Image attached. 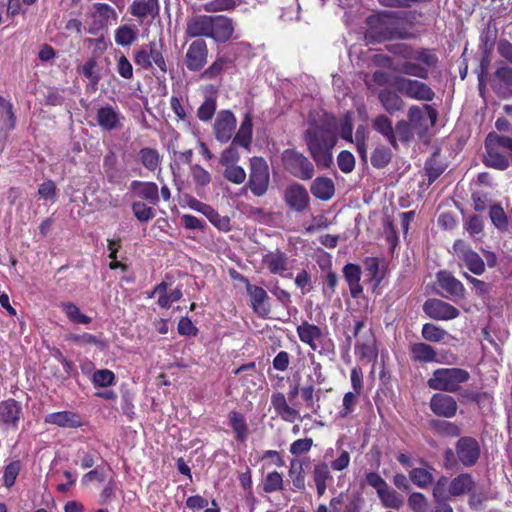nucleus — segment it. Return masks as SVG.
<instances>
[{
  "instance_id": "f257e3e1",
  "label": "nucleus",
  "mask_w": 512,
  "mask_h": 512,
  "mask_svg": "<svg viewBox=\"0 0 512 512\" xmlns=\"http://www.w3.org/2000/svg\"><path fill=\"white\" fill-rule=\"evenodd\" d=\"M390 51L403 58L393 70L407 76L426 80L429 77V70L438 63L437 55L427 48L413 50L406 44H400Z\"/></svg>"
},
{
  "instance_id": "f03ea898",
  "label": "nucleus",
  "mask_w": 512,
  "mask_h": 512,
  "mask_svg": "<svg viewBox=\"0 0 512 512\" xmlns=\"http://www.w3.org/2000/svg\"><path fill=\"white\" fill-rule=\"evenodd\" d=\"M402 15L413 14L411 12H382L369 16L365 38L370 42L413 38L414 35L402 25Z\"/></svg>"
},
{
  "instance_id": "7ed1b4c3",
  "label": "nucleus",
  "mask_w": 512,
  "mask_h": 512,
  "mask_svg": "<svg viewBox=\"0 0 512 512\" xmlns=\"http://www.w3.org/2000/svg\"><path fill=\"white\" fill-rule=\"evenodd\" d=\"M308 151L319 168H330L333 163L332 149L337 142L335 133L326 126H314L304 133Z\"/></svg>"
},
{
  "instance_id": "20e7f679",
  "label": "nucleus",
  "mask_w": 512,
  "mask_h": 512,
  "mask_svg": "<svg viewBox=\"0 0 512 512\" xmlns=\"http://www.w3.org/2000/svg\"><path fill=\"white\" fill-rule=\"evenodd\" d=\"M483 163L490 168L504 171L512 161V137L490 132L484 142Z\"/></svg>"
},
{
  "instance_id": "39448f33",
  "label": "nucleus",
  "mask_w": 512,
  "mask_h": 512,
  "mask_svg": "<svg viewBox=\"0 0 512 512\" xmlns=\"http://www.w3.org/2000/svg\"><path fill=\"white\" fill-rule=\"evenodd\" d=\"M470 378V373L463 368H438L432 373L427 384L433 390L457 393Z\"/></svg>"
},
{
  "instance_id": "423d86ee",
  "label": "nucleus",
  "mask_w": 512,
  "mask_h": 512,
  "mask_svg": "<svg viewBox=\"0 0 512 512\" xmlns=\"http://www.w3.org/2000/svg\"><path fill=\"white\" fill-rule=\"evenodd\" d=\"M283 166L291 175L301 180H310L314 176L313 163L302 153L286 149L282 153Z\"/></svg>"
},
{
  "instance_id": "0eeeda50",
  "label": "nucleus",
  "mask_w": 512,
  "mask_h": 512,
  "mask_svg": "<svg viewBox=\"0 0 512 512\" xmlns=\"http://www.w3.org/2000/svg\"><path fill=\"white\" fill-rule=\"evenodd\" d=\"M270 174L267 162L261 157L250 160V174L247 187L257 196H263L269 187Z\"/></svg>"
},
{
  "instance_id": "6e6552de",
  "label": "nucleus",
  "mask_w": 512,
  "mask_h": 512,
  "mask_svg": "<svg viewBox=\"0 0 512 512\" xmlns=\"http://www.w3.org/2000/svg\"><path fill=\"white\" fill-rule=\"evenodd\" d=\"M394 87L398 93L418 101H432L435 97L429 85L416 79L397 76Z\"/></svg>"
},
{
  "instance_id": "1a4fd4ad",
  "label": "nucleus",
  "mask_w": 512,
  "mask_h": 512,
  "mask_svg": "<svg viewBox=\"0 0 512 512\" xmlns=\"http://www.w3.org/2000/svg\"><path fill=\"white\" fill-rule=\"evenodd\" d=\"M423 108L426 110L427 115H424L422 109L415 105L411 106L408 110V120L411 128L419 135L426 133L429 127L434 126L438 117L436 109L432 106L426 104Z\"/></svg>"
},
{
  "instance_id": "9d476101",
  "label": "nucleus",
  "mask_w": 512,
  "mask_h": 512,
  "mask_svg": "<svg viewBox=\"0 0 512 512\" xmlns=\"http://www.w3.org/2000/svg\"><path fill=\"white\" fill-rule=\"evenodd\" d=\"M453 251L473 274L481 275L485 272V263L483 259L463 240H456L454 242Z\"/></svg>"
},
{
  "instance_id": "9b49d317",
  "label": "nucleus",
  "mask_w": 512,
  "mask_h": 512,
  "mask_svg": "<svg viewBox=\"0 0 512 512\" xmlns=\"http://www.w3.org/2000/svg\"><path fill=\"white\" fill-rule=\"evenodd\" d=\"M424 313L434 320H452L459 316V310L453 305L436 298L428 299L423 304Z\"/></svg>"
},
{
  "instance_id": "f8f14e48",
  "label": "nucleus",
  "mask_w": 512,
  "mask_h": 512,
  "mask_svg": "<svg viewBox=\"0 0 512 512\" xmlns=\"http://www.w3.org/2000/svg\"><path fill=\"white\" fill-rule=\"evenodd\" d=\"M284 201L291 210L300 213L309 207L310 197L303 185L293 183L285 189Z\"/></svg>"
},
{
  "instance_id": "ddd939ff",
  "label": "nucleus",
  "mask_w": 512,
  "mask_h": 512,
  "mask_svg": "<svg viewBox=\"0 0 512 512\" xmlns=\"http://www.w3.org/2000/svg\"><path fill=\"white\" fill-rule=\"evenodd\" d=\"M208 56L207 44L202 39L194 40L188 47L185 55V65L189 71L201 70L206 62Z\"/></svg>"
},
{
  "instance_id": "4468645a",
  "label": "nucleus",
  "mask_w": 512,
  "mask_h": 512,
  "mask_svg": "<svg viewBox=\"0 0 512 512\" xmlns=\"http://www.w3.org/2000/svg\"><path fill=\"white\" fill-rule=\"evenodd\" d=\"M236 128V118L229 110L220 111L214 123L215 138L221 143H227Z\"/></svg>"
},
{
  "instance_id": "2eb2a0df",
  "label": "nucleus",
  "mask_w": 512,
  "mask_h": 512,
  "mask_svg": "<svg viewBox=\"0 0 512 512\" xmlns=\"http://www.w3.org/2000/svg\"><path fill=\"white\" fill-rule=\"evenodd\" d=\"M456 454L464 466H473L480 456L478 442L471 437L460 438L456 443Z\"/></svg>"
},
{
  "instance_id": "dca6fc26",
  "label": "nucleus",
  "mask_w": 512,
  "mask_h": 512,
  "mask_svg": "<svg viewBox=\"0 0 512 512\" xmlns=\"http://www.w3.org/2000/svg\"><path fill=\"white\" fill-rule=\"evenodd\" d=\"M429 406L436 416L443 418L454 417L458 409L456 400L444 393L434 394L430 399Z\"/></svg>"
},
{
  "instance_id": "f3484780",
  "label": "nucleus",
  "mask_w": 512,
  "mask_h": 512,
  "mask_svg": "<svg viewBox=\"0 0 512 512\" xmlns=\"http://www.w3.org/2000/svg\"><path fill=\"white\" fill-rule=\"evenodd\" d=\"M188 205L191 209L205 215L208 218V220L218 229L223 231H228L230 229L229 217L221 216L210 205L203 203L195 198L190 199L188 201Z\"/></svg>"
},
{
  "instance_id": "a211bd4d",
  "label": "nucleus",
  "mask_w": 512,
  "mask_h": 512,
  "mask_svg": "<svg viewBox=\"0 0 512 512\" xmlns=\"http://www.w3.org/2000/svg\"><path fill=\"white\" fill-rule=\"evenodd\" d=\"M211 30V38L216 42L224 43L231 39L234 24L232 19L224 15L211 16Z\"/></svg>"
},
{
  "instance_id": "6ab92c4d",
  "label": "nucleus",
  "mask_w": 512,
  "mask_h": 512,
  "mask_svg": "<svg viewBox=\"0 0 512 512\" xmlns=\"http://www.w3.org/2000/svg\"><path fill=\"white\" fill-rule=\"evenodd\" d=\"M211 16L196 15L188 19L185 33L190 38H211Z\"/></svg>"
},
{
  "instance_id": "aec40b11",
  "label": "nucleus",
  "mask_w": 512,
  "mask_h": 512,
  "mask_svg": "<svg viewBox=\"0 0 512 512\" xmlns=\"http://www.w3.org/2000/svg\"><path fill=\"white\" fill-rule=\"evenodd\" d=\"M438 285L451 297L463 299L465 297L464 285L450 272L441 270L436 274Z\"/></svg>"
},
{
  "instance_id": "412c9836",
  "label": "nucleus",
  "mask_w": 512,
  "mask_h": 512,
  "mask_svg": "<svg viewBox=\"0 0 512 512\" xmlns=\"http://www.w3.org/2000/svg\"><path fill=\"white\" fill-rule=\"evenodd\" d=\"M246 290L250 296L251 306L254 312L260 317H266L270 313V306L266 303L267 292L259 286L246 283Z\"/></svg>"
},
{
  "instance_id": "4be33fe9",
  "label": "nucleus",
  "mask_w": 512,
  "mask_h": 512,
  "mask_svg": "<svg viewBox=\"0 0 512 512\" xmlns=\"http://www.w3.org/2000/svg\"><path fill=\"white\" fill-rule=\"evenodd\" d=\"M271 404L277 415L285 422L293 423L296 419L300 418L298 410L287 403L285 395L281 392L272 394Z\"/></svg>"
},
{
  "instance_id": "5701e85b",
  "label": "nucleus",
  "mask_w": 512,
  "mask_h": 512,
  "mask_svg": "<svg viewBox=\"0 0 512 512\" xmlns=\"http://www.w3.org/2000/svg\"><path fill=\"white\" fill-rule=\"evenodd\" d=\"M271 404L277 415L285 422L293 423L296 419L300 418L298 410L287 403L285 395L281 392L272 394Z\"/></svg>"
},
{
  "instance_id": "b1692460",
  "label": "nucleus",
  "mask_w": 512,
  "mask_h": 512,
  "mask_svg": "<svg viewBox=\"0 0 512 512\" xmlns=\"http://www.w3.org/2000/svg\"><path fill=\"white\" fill-rule=\"evenodd\" d=\"M121 114L110 106H104L97 110L96 120L98 125L105 131H112L120 127Z\"/></svg>"
},
{
  "instance_id": "393cba45",
  "label": "nucleus",
  "mask_w": 512,
  "mask_h": 512,
  "mask_svg": "<svg viewBox=\"0 0 512 512\" xmlns=\"http://www.w3.org/2000/svg\"><path fill=\"white\" fill-rule=\"evenodd\" d=\"M131 191L139 198L156 205L159 202L158 186L154 182L134 180L130 183Z\"/></svg>"
},
{
  "instance_id": "a878e982",
  "label": "nucleus",
  "mask_w": 512,
  "mask_h": 512,
  "mask_svg": "<svg viewBox=\"0 0 512 512\" xmlns=\"http://www.w3.org/2000/svg\"><path fill=\"white\" fill-rule=\"evenodd\" d=\"M45 423L56 425L62 428H77L82 425L80 417L70 411H61L47 414Z\"/></svg>"
},
{
  "instance_id": "bb28decb",
  "label": "nucleus",
  "mask_w": 512,
  "mask_h": 512,
  "mask_svg": "<svg viewBox=\"0 0 512 512\" xmlns=\"http://www.w3.org/2000/svg\"><path fill=\"white\" fill-rule=\"evenodd\" d=\"M343 275L348 283L349 290L351 293V296L353 298H358L362 292L363 287L360 284L361 280V268L357 264L348 263L343 268Z\"/></svg>"
},
{
  "instance_id": "cd10ccee",
  "label": "nucleus",
  "mask_w": 512,
  "mask_h": 512,
  "mask_svg": "<svg viewBox=\"0 0 512 512\" xmlns=\"http://www.w3.org/2000/svg\"><path fill=\"white\" fill-rule=\"evenodd\" d=\"M312 478L316 487L317 495L323 496L327 489V482L332 481L333 477L330 468L326 462H318L314 465Z\"/></svg>"
},
{
  "instance_id": "c85d7f7f",
  "label": "nucleus",
  "mask_w": 512,
  "mask_h": 512,
  "mask_svg": "<svg viewBox=\"0 0 512 512\" xmlns=\"http://www.w3.org/2000/svg\"><path fill=\"white\" fill-rule=\"evenodd\" d=\"M263 264L271 273L283 276L288 269V257L284 252L276 250L263 257Z\"/></svg>"
},
{
  "instance_id": "c756f323",
  "label": "nucleus",
  "mask_w": 512,
  "mask_h": 512,
  "mask_svg": "<svg viewBox=\"0 0 512 512\" xmlns=\"http://www.w3.org/2000/svg\"><path fill=\"white\" fill-rule=\"evenodd\" d=\"M310 191L315 198L328 201L335 194L334 182L328 177H318L312 182Z\"/></svg>"
},
{
  "instance_id": "7c9ffc66",
  "label": "nucleus",
  "mask_w": 512,
  "mask_h": 512,
  "mask_svg": "<svg viewBox=\"0 0 512 512\" xmlns=\"http://www.w3.org/2000/svg\"><path fill=\"white\" fill-rule=\"evenodd\" d=\"M297 334L303 343L309 345L312 350H317L315 341L322 337V331L318 326L304 321L297 327Z\"/></svg>"
},
{
  "instance_id": "2f4dec72",
  "label": "nucleus",
  "mask_w": 512,
  "mask_h": 512,
  "mask_svg": "<svg viewBox=\"0 0 512 512\" xmlns=\"http://www.w3.org/2000/svg\"><path fill=\"white\" fill-rule=\"evenodd\" d=\"M130 13L138 18L155 17L159 13L158 0H134Z\"/></svg>"
},
{
  "instance_id": "473e14b6",
  "label": "nucleus",
  "mask_w": 512,
  "mask_h": 512,
  "mask_svg": "<svg viewBox=\"0 0 512 512\" xmlns=\"http://www.w3.org/2000/svg\"><path fill=\"white\" fill-rule=\"evenodd\" d=\"M421 463L426 468H413L409 472V478L417 487L427 488L434 482V477L432 475V471L434 469L424 460H421Z\"/></svg>"
},
{
  "instance_id": "72a5a7b5",
  "label": "nucleus",
  "mask_w": 512,
  "mask_h": 512,
  "mask_svg": "<svg viewBox=\"0 0 512 512\" xmlns=\"http://www.w3.org/2000/svg\"><path fill=\"white\" fill-rule=\"evenodd\" d=\"M436 351L426 343H414L410 347V357L414 362H436Z\"/></svg>"
},
{
  "instance_id": "f704fd0d",
  "label": "nucleus",
  "mask_w": 512,
  "mask_h": 512,
  "mask_svg": "<svg viewBox=\"0 0 512 512\" xmlns=\"http://www.w3.org/2000/svg\"><path fill=\"white\" fill-rule=\"evenodd\" d=\"M475 487V482L470 474L464 473L455 477L449 484V495L460 496L471 492Z\"/></svg>"
},
{
  "instance_id": "c9c22d12",
  "label": "nucleus",
  "mask_w": 512,
  "mask_h": 512,
  "mask_svg": "<svg viewBox=\"0 0 512 512\" xmlns=\"http://www.w3.org/2000/svg\"><path fill=\"white\" fill-rule=\"evenodd\" d=\"M21 406L14 399H9L0 403V421L4 424L15 425L19 420Z\"/></svg>"
},
{
  "instance_id": "e433bc0d",
  "label": "nucleus",
  "mask_w": 512,
  "mask_h": 512,
  "mask_svg": "<svg viewBox=\"0 0 512 512\" xmlns=\"http://www.w3.org/2000/svg\"><path fill=\"white\" fill-rule=\"evenodd\" d=\"M137 160L149 171L154 172L159 168L161 163V156L159 152L150 147H145L139 150Z\"/></svg>"
},
{
  "instance_id": "4c0bfd02",
  "label": "nucleus",
  "mask_w": 512,
  "mask_h": 512,
  "mask_svg": "<svg viewBox=\"0 0 512 512\" xmlns=\"http://www.w3.org/2000/svg\"><path fill=\"white\" fill-rule=\"evenodd\" d=\"M378 97L385 110L390 114H393L403 108L404 102L395 91L387 89L382 90Z\"/></svg>"
},
{
  "instance_id": "58836bf2",
  "label": "nucleus",
  "mask_w": 512,
  "mask_h": 512,
  "mask_svg": "<svg viewBox=\"0 0 512 512\" xmlns=\"http://www.w3.org/2000/svg\"><path fill=\"white\" fill-rule=\"evenodd\" d=\"M138 36V29L132 25H121L115 31V42L123 47L132 45Z\"/></svg>"
},
{
  "instance_id": "ea45409f",
  "label": "nucleus",
  "mask_w": 512,
  "mask_h": 512,
  "mask_svg": "<svg viewBox=\"0 0 512 512\" xmlns=\"http://www.w3.org/2000/svg\"><path fill=\"white\" fill-rule=\"evenodd\" d=\"M424 169L430 185L445 171L446 166L440 160L439 153L436 152L425 162Z\"/></svg>"
},
{
  "instance_id": "a19ab883",
  "label": "nucleus",
  "mask_w": 512,
  "mask_h": 512,
  "mask_svg": "<svg viewBox=\"0 0 512 512\" xmlns=\"http://www.w3.org/2000/svg\"><path fill=\"white\" fill-rule=\"evenodd\" d=\"M252 138V120L249 115H246L243 119L238 132L233 138V144L240 145L244 148H248Z\"/></svg>"
},
{
  "instance_id": "79ce46f5",
  "label": "nucleus",
  "mask_w": 512,
  "mask_h": 512,
  "mask_svg": "<svg viewBox=\"0 0 512 512\" xmlns=\"http://www.w3.org/2000/svg\"><path fill=\"white\" fill-rule=\"evenodd\" d=\"M374 129L382 134L393 147H397L391 120L385 115H379L373 122Z\"/></svg>"
},
{
  "instance_id": "37998d69",
  "label": "nucleus",
  "mask_w": 512,
  "mask_h": 512,
  "mask_svg": "<svg viewBox=\"0 0 512 512\" xmlns=\"http://www.w3.org/2000/svg\"><path fill=\"white\" fill-rule=\"evenodd\" d=\"M381 503L386 508L400 509L403 505L402 497L389 485L377 494Z\"/></svg>"
},
{
  "instance_id": "c03bdc74",
  "label": "nucleus",
  "mask_w": 512,
  "mask_h": 512,
  "mask_svg": "<svg viewBox=\"0 0 512 512\" xmlns=\"http://www.w3.org/2000/svg\"><path fill=\"white\" fill-rule=\"evenodd\" d=\"M228 418L231 427L236 433V439L244 442L248 434V427L244 416L236 411H232L229 413Z\"/></svg>"
},
{
  "instance_id": "a18cd8bd",
  "label": "nucleus",
  "mask_w": 512,
  "mask_h": 512,
  "mask_svg": "<svg viewBox=\"0 0 512 512\" xmlns=\"http://www.w3.org/2000/svg\"><path fill=\"white\" fill-rule=\"evenodd\" d=\"M301 396L305 401L306 407L311 410V412L315 415H319L320 411V398L317 393H315L314 386L312 384L306 385L300 389Z\"/></svg>"
},
{
  "instance_id": "49530a36",
  "label": "nucleus",
  "mask_w": 512,
  "mask_h": 512,
  "mask_svg": "<svg viewBox=\"0 0 512 512\" xmlns=\"http://www.w3.org/2000/svg\"><path fill=\"white\" fill-rule=\"evenodd\" d=\"M288 473L289 477L292 479L294 488L300 491H304L306 485L303 463L296 459L292 460Z\"/></svg>"
},
{
  "instance_id": "de8ad7c7",
  "label": "nucleus",
  "mask_w": 512,
  "mask_h": 512,
  "mask_svg": "<svg viewBox=\"0 0 512 512\" xmlns=\"http://www.w3.org/2000/svg\"><path fill=\"white\" fill-rule=\"evenodd\" d=\"M216 108H217L216 95L211 94L209 96H206L204 102L200 105V107L197 110L198 119L203 122L210 121L215 114Z\"/></svg>"
},
{
  "instance_id": "09e8293b",
  "label": "nucleus",
  "mask_w": 512,
  "mask_h": 512,
  "mask_svg": "<svg viewBox=\"0 0 512 512\" xmlns=\"http://www.w3.org/2000/svg\"><path fill=\"white\" fill-rule=\"evenodd\" d=\"M392 158V151L385 146L377 147L371 155V163L373 167L381 169L386 167Z\"/></svg>"
},
{
  "instance_id": "8fccbe9b",
  "label": "nucleus",
  "mask_w": 512,
  "mask_h": 512,
  "mask_svg": "<svg viewBox=\"0 0 512 512\" xmlns=\"http://www.w3.org/2000/svg\"><path fill=\"white\" fill-rule=\"evenodd\" d=\"M62 308L67 318L74 323L89 324L91 322V318L88 317L87 315L82 314L79 307L76 306L74 303H63Z\"/></svg>"
},
{
  "instance_id": "3c124183",
  "label": "nucleus",
  "mask_w": 512,
  "mask_h": 512,
  "mask_svg": "<svg viewBox=\"0 0 512 512\" xmlns=\"http://www.w3.org/2000/svg\"><path fill=\"white\" fill-rule=\"evenodd\" d=\"M363 81L368 89L374 90L377 87L384 86L389 81V74L387 72L377 70L371 74L366 73Z\"/></svg>"
},
{
  "instance_id": "603ef678",
  "label": "nucleus",
  "mask_w": 512,
  "mask_h": 512,
  "mask_svg": "<svg viewBox=\"0 0 512 512\" xmlns=\"http://www.w3.org/2000/svg\"><path fill=\"white\" fill-rule=\"evenodd\" d=\"M365 270L367 272V276L369 277V280L371 282H374V287H377L381 280L383 275L380 272L379 269V260L375 257H369L365 259Z\"/></svg>"
},
{
  "instance_id": "864d4df0",
  "label": "nucleus",
  "mask_w": 512,
  "mask_h": 512,
  "mask_svg": "<svg viewBox=\"0 0 512 512\" xmlns=\"http://www.w3.org/2000/svg\"><path fill=\"white\" fill-rule=\"evenodd\" d=\"M447 332L431 323H426L422 327V336L425 340L430 342H440L444 339Z\"/></svg>"
},
{
  "instance_id": "5fc2aeb1",
  "label": "nucleus",
  "mask_w": 512,
  "mask_h": 512,
  "mask_svg": "<svg viewBox=\"0 0 512 512\" xmlns=\"http://www.w3.org/2000/svg\"><path fill=\"white\" fill-rule=\"evenodd\" d=\"M489 216L492 223L499 230H506L508 227V217L500 205H493L490 208Z\"/></svg>"
},
{
  "instance_id": "6e6d98bb",
  "label": "nucleus",
  "mask_w": 512,
  "mask_h": 512,
  "mask_svg": "<svg viewBox=\"0 0 512 512\" xmlns=\"http://www.w3.org/2000/svg\"><path fill=\"white\" fill-rule=\"evenodd\" d=\"M134 216L140 222H148L155 217L153 208L147 206L144 202L137 201L131 206Z\"/></svg>"
},
{
  "instance_id": "4d7b16f0",
  "label": "nucleus",
  "mask_w": 512,
  "mask_h": 512,
  "mask_svg": "<svg viewBox=\"0 0 512 512\" xmlns=\"http://www.w3.org/2000/svg\"><path fill=\"white\" fill-rule=\"evenodd\" d=\"M282 489H283L282 475L277 471L268 473L265 478L264 484H263V490L266 493H272V492L279 491Z\"/></svg>"
},
{
  "instance_id": "13d9d810",
  "label": "nucleus",
  "mask_w": 512,
  "mask_h": 512,
  "mask_svg": "<svg viewBox=\"0 0 512 512\" xmlns=\"http://www.w3.org/2000/svg\"><path fill=\"white\" fill-rule=\"evenodd\" d=\"M148 52V44H144L134 51L135 64L145 70L151 69L153 66Z\"/></svg>"
},
{
  "instance_id": "bf43d9fd",
  "label": "nucleus",
  "mask_w": 512,
  "mask_h": 512,
  "mask_svg": "<svg viewBox=\"0 0 512 512\" xmlns=\"http://www.w3.org/2000/svg\"><path fill=\"white\" fill-rule=\"evenodd\" d=\"M224 177L234 184H241L246 179V172L240 166L230 165L225 168Z\"/></svg>"
},
{
  "instance_id": "052dcab7",
  "label": "nucleus",
  "mask_w": 512,
  "mask_h": 512,
  "mask_svg": "<svg viewBox=\"0 0 512 512\" xmlns=\"http://www.w3.org/2000/svg\"><path fill=\"white\" fill-rule=\"evenodd\" d=\"M115 375L108 369L97 370L93 374V383L98 387H108L114 383Z\"/></svg>"
},
{
  "instance_id": "680f3d73",
  "label": "nucleus",
  "mask_w": 512,
  "mask_h": 512,
  "mask_svg": "<svg viewBox=\"0 0 512 512\" xmlns=\"http://www.w3.org/2000/svg\"><path fill=\"white\" fill-rule=\"evenodd\" d=\"M149 47V58L152 63H155V65L162 71H167V66L165 59L163 57V54L160 49L157 47V43L155 41H151L148 43Z\"/></svg>"
},
{
  "instance_id": "e2e57ef3",
  "label": "nucleus",
  "mask_w": 512,
  "mask_h": 512,
  "mask_svg": "<svg viewBox=\"0 0 512 512\" xmlns=\"http://www.w3.org/2000/svg\"><path fill=\"white\" fill-rule=\"evenodd\" d=\"M408 505L413 512H427L428 502L424 494L413 492L408 498Z\"/></svg>"
},
{
  "instance_id": "0e129e2a",
  "label": "nucleus",
  "mask_w": 512,
  "mask_h": 512,
  "mask_svg": "<svg viewBox=\"0 0 512 512\" xmlns=\"http://www.w3.org/2000/svg\"><path fill=\"white\" fill-rule=\"evenodd\" d=\"M339 169L343 173H350L355 168V157L349 151H341L337 157Z\"/></svg>"
},
{
  "instance_id": "69168bd1",
  "label": "nucleus",
  "mask_w": 512,
  "mask_h": 512,
  "mask_svg": "<svg viewBox=\"0 0 512 512\" xmlns=\"http://www.w3.org/2000/svg\"><path fill=\"white\" fill-rule=\"evenodd\" d=\"M97 66V62L94 58H90L85 62L83 66L80 68V73H82L86 78H88L93 86H96L100 81V75L95 72V68Z\"/></svg>"
},
{
  "instance_id": "338daca9",
  "label": "nucleus",
  "mask_w": 512,
  "mask_h": 512,
  "mask_svg": "<svg viewBox=\"0 0 512 512\" xmlns=\"http://www.w3.org/2000/svg\"><path fill=\"white\" fill-rule=\"evenodd\" d=\"M21 465L19 461H12L6 467L4 471V485L10 488L14 485L15 480L19 474Z\"/></svg>"
},
{
  "instance_id": "774afa93",
  "label": "nucleus",
  "mask_w": 512,
  "mask_h": 512,
  "mask_svg": "<svg viewBox=\"0 0 512 512\" xmlns=\"http://www.w3.org/2000/svg\"><path fill=\"white\" fill-rule=\"evenodd\" d=\"M191 173L194 182L198 186L205 187L211 181V175L209 172L202 168L200 165L195 164L191 166Z\"/></svg>"
}]
</instances>
